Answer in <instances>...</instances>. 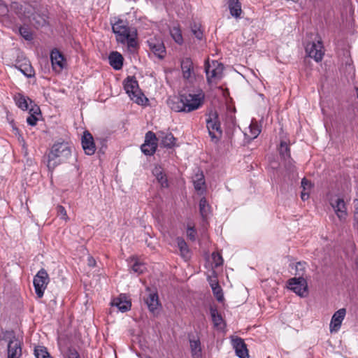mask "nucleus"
I'll list each match as a JSON object with an SVG mask.
<instances>
[{
	"mask_svg": "<svg viewBox=\"0 0 358 358\" xmlns=\"http://www.w3.org/2000/svg\"><path fill=\"white\" fill-rule=\"evenodd\" d=\"M233 347L239 358H249L248 350L244 340L241 338L232 339Z\"/></svg>",
	"mask_w": 358,
	"mask_h": 358,
	"instance_id": "2eb2a0df",
	"label": "nucleus"
},
{
	"mask_svg": "<svg viewBox=\"0 0 358 358\" xmlns=\"http://www.w3.org/2000/svg\"><path fill=\"white\" fill-rule=\"evenodd\" d=\"M206 127L211 140L215 142L218 141L222 137V131L216 112H212L209 114V117L206 120Z\"/></svg>",
	"mask_w": 358,
	"mask_h": 358,
	"instance_id": "39448f33",
	"label": "nucleus"
},
{
	"mask_svg": "<svg viewBox=\"0 0 358 358\" xmlns=\"http://www.w3.org/2000/svg\"><path fill=\"white\" fill-rule=\"evenodd\" d=\"M13 130H15L16 132H18V129H17V128H16L15 127L13 126Z\"/></svg>",
	"mask_w": 358,
	"mask_h": 358,
	"instance_id": "4d7b16f0",
	"label": "nucleus"
},
{
	"mask_svg": "<svg viewBox=\"0 0 358 358\" xmlns=\"http://www.w3.org/2000/svg\"><path fill=\"white\" fill-rule=\"evenodd\" d=\"M330 204L341 221L345 220L348 213L344 200L341 198H331Z\"/></svg>",
	"mask_w": 358,
	"mask_h": 358,
	"instance_id": "f8f14e48",
	"label": "nucleus"
},
{
	"mask_svg": "<svg viewBox=\"0 0 358 358\" xmlns=\"http://www.w3.org/2000/svg\"><path fill=\"white\" fill-rule=\"evenodd\" d=\"M34 354L36 358H52L48 352L47 349L43 346H38L35 348Z\"/></svg>",
	"mask_w": 358,
	"mask_h": 358,
	"instance_id": "e433bc0d",
	"label": "nucleus"
},
{
	"mask_svg": "<svg viewBox=\"0 0 358 358\" xmlns=\"http://www.w3.org/2000/svg\"><path fill=\"white\" fill-rule=\"evenodd\" d=\"M288 287L301 297H304L308 294L307 281L302 277L289 279Z\"/></svg>",
	"mask_w": 358,
	"mask_h": 358,
	"instance_id": "1a4fd4ad",
	"label": "nucleus"
},
{
	"mask_svg": "<svg viewBox=\"0 0 358 358\" xmlns=\"http://www.w3.org/2000/svg\"><path fill=\"white\" fill-rule=\"evenodd\" d=\"M306 52L311 58L317 62L322 61L324 50L321 39H318L317 42L308 43L306 45Z\"/></svg>",
	"mask_w": 358,
	"mask_h": 358,
	"instance_id": "6e6552de",
	"label": "nucleus"
},
{
	"mask_svg": "<svg viewBox=\"0 0 358 358\" xmlns=\"http://www.w3.org/2000/svg\"><path fill=\"white\" fill-rule=\"evenodd\" d=\"M156 135L152 131H148L145 134V142L141 145V151L146 155H152L157 149Z\"/></svg>",
	"mask_w": 358,
	"mask_h": 358,
	"instance_id": "9d476101",
	"label": "nucleus"
},
{
	"mask_svg": "<svg viewBox=\"0 0 358 358\" xmlns=\"http://www.w3.org/2000/svg\"><path fill=\"white\" fill-rule=\"evenodd\" d=\"M181 70L182 73V78L192 83L195 80V72L194 69V65L192 59L189 57H186L181 61Z\"/></svg>",
	"mask_w": 358,
	"mask_h": 358,
	"instance_id": "9b49d317",
	"label": "nucleus"
},
{
	"mask_svg": "<svg viewBox=\"0 0 358 358\" xmlns=\"http://www.w3.org/2000/svg\"><path fill=\"white\" fill-rule=\"evenodd\" d=\"M22 355V348L20 342L17 340H11L8 344V357L7 358H20Z\"/></svg>",
	"mask_w": 358,
	"mask_h": 358,
	"instance_id": "f3484780",
	"label": "nucleus"
},
{
	"mask_svg": "<svg viewBox=\"0 0 358 358\" xmlns=\"http://www.w3.org/2000/svg\"><path fill=\"white\" fill-rule=\"evenodd\" d=\"M39 110V108H36V109L31 108L30 110V111L33 112V113L30 114L29 117L27 118V122L28 123V124L31 126H34L36 124L38 118L36 117L35 114H37L38 111Z\"/></svg>",
	"mask_w": 358,
	"mask_h": 358,
	"instance_id": "58836bf2",
	"label": "nucleus"
},
{
	"mask_svg": "<svg viewBox=\"0 0 358 358\" xmlns=\"http://www.w3.org/2000/svg\"><path fill=\"white\" fill-rule=\"evenodd\" d=\"M170 34L173 38V39L178 43L182 44L183 42V38L182 36V33L179 27H173L170 29Z\"/></svg>",
	"mask_w": 358,
	"mask_h": 358,
	"instance_id": "72a5a7b5",
	"label": "nucleus"
},
{
	"mask_svg": "<svg viewBox=\"0 0 358 358\" xmlns=\"http://www.w3.org/2000/svg\"><path fill=\"white\" fill-rule=\"evenodd\" d=\"M145 268V266L143 264L138 262H135L131 267L132 271L138 274L142 273Z\"/></svg>",
	"mask_w": 358,
	"mask_h": 358,
	"instance_id": "de8ad7c7",
	"label": "nucleus"
},
{
	"mask_svg": "<svg viewBox=\"0 0 358 358\" xmlns=\"http://www.w3.org/2000/svg\"><path fill=\"white\" fill-rule=\"evenodd\" d=\"M212 290L218 301H222L224 299L222 289L220 286H215Z\"/></svg>",
	"mask_w": 358,
	"mask_h": 358,
	"instance_id": "79ce46f5",
	"label": "nucleus"
},
{
	"mask_svg": "<svg viewBox=\"0 0 358 358\" xmlns=\"http://www.w3.org/2000/svg\"><path fill=\"white\" fill-rule=\"evenodd\" d=\"M279 152L281 157L285 162V167L290 171H293L294 166L292 164V159L290 158V150L289 145L285 142L282 141L279 148Z\"/></svg>",
	"mask_w": 358,
	"mask_h": 358,
	"instance_id": "4468645a",
	"label": "nucleus"
},
{
	"mask_svg": "<svg viewBox=\"0 0 358 358\" xmlns=\"http://www.w3.org/2000/svg\"><path fill=\"white\" fill-rule=\"evenodd\" d=\"M146 358H152V357H146Z\"/></svg>",
	"mask_w": 358,
	"mask_h": 358,
	"instance_id": "bf43d9fd",
	"label": "nucleus"
},
{
	"mask_svg": "<svg viewBox=\"0 0 358 358\" xmlns=\"http://www.w3.org/2000/svg\"><path fill=\"white\" fill-rule=\"evenodd\" d=\"M50 279L47 271L41 268L34 278L35 292L38 298H42L44 291L47 288Z\"/></svg>",
	"mask_w": 358,
	"mask_h": 358,
	"instance_id": "0eeeda50",
	"label": "nucleus"
},
{
	"mask_svg": "<svg viewBox=\"0 0 358 358\" xmlns=\"http://www.w3.org/2000/svg\"><path fill=\"white\" fill-rule=\"evenodd\" d=\"M355 203V211H354V221L356 224H358V199L354 201Z\"/></svg>",
	"mask_w": 358,
	"mask_h": 358,
	"instance_id": "603ef678",
	"label": "nucleus"
},
{
	"mask_svg": "<svg viewBox=\"0 0 358 358\" xmlns=\"http://www.w3.org/2000/svg\"><path fill=\"white\" fill-rule=\"evenodd\" d=\"M153 175L155 176L158 182L162 187H168L169 183L166 175L163 172V169L160 166H156L152 171Z\"/></svg>",
	"mask_w": 358,
	"mask_h": 358,
	"instance_id": "5701e85b",
	"label": "nucleus"
},
{
	"mask_svg": "<svg viewBox=\"0 0 358 358\" xmlns=\"http://www.w3.org/2000/svg\"><path fill=\"white\" fill-rule=\"evenodd\" d=\"M213 263L215 264V267L221 266L223 263V259L220 254L213 252L212 254Z\"/></svg>",
	"mask_w": 358,
	"mask_h": 358,
	"instance_id": "37998d69",
	"label": "nucleus"
},
{
	"mask_svg": "<svg viewBox=\"0 0 358 358\" xmlns=\"http://www.w3.org/2000/svg\"><path fill=\"white\" fill-rule=\"evenodd\" d=\"M301 262H298L297 265H296V268L298 267V266H301Z\"/></svg>",
	"mask_w": 358,
	"mask_h": 358,
	"instance_id": "13d9d810",
	"label": "nucleus"
},
{
	"mask_svg": "<svg viewBox=\"0 0 358 358\" xmlns=\"http://www.w3.org/2000/svg\"><path fill=\"white\" fill-rule=\"evenodd\" d=\"M82 145L85 154L90 155V132L87 130L83 132Z\"/></svg>",
	"mask_w": 358,
	"mask_h": 358,
	"instance_id": "f704fd0d",
	"label": "nucleus"
},
{
	"mask_svg": "<svg viewBox=\"0 0 358 358\" xmlns=\"http://www.w3.org/2000/svg\"><path fill=\"white\" fill-rule=\"evenodd\" d=\"M77 358V357H76Z\"/></svg>",
	"mask_w": 358,
	"mask_h": 358,
	"instance_id": "052dcab7",
	"label": "nucleus"
},
{
	"mask_svg": "<svg viewBox=\"0 0 358 358\" xmlns=\"http://www.w3.org/2000/svg\"><path fill=\"white\" fill-rule=\"evenodd\" d=\"M158 138L161 139V144L168 148H173L176 141V138L171 133L159 132Z\"/></svg>",
	"mask_w": 358,
	"mask_h": 358,
	"instance_id": "4be33fe9",
	"label": "nucleus"
},
{
	"mask_svg": "<svg viewBox=\"0 0 358 358\" xmlns=\"http://www.w3.org/2000/svg\"><path fill=\"white\" fill-rule=\"evenodd\" d=\"M90 264H91V267L92 266H96V261L94 259H93L92 258H91Z\"/></svg>",
	"mask_w": 358,
	"mask_h": 358,
	"instance_id": "6e6d98bb",
	"label": "nucleus"
},
{
	"mask_svg": "<svg viewBox=\"0 0 358 358\" xmlns=\"http://www.w3.org/2000/svg\"><path fill=\"white\" fill-rule=\"evenodd\" d=\"M301 187L303 191L301 194V198L303 201H306L309 198V191L312 187L311 182L306 178H303L301 180Z\"/></svg>",
	"mask_w": 358,
	"mask_h": 358,
	"instance_id": "2f4dec72",
	"label": "nucleus"
},
{
	"mask_svg": "<svg viewBox=\"0 0 358 358\" xmlns=\"http://www.w3.org/2000/svg\"><path fill=\"white\" fill-rule=\"evenodd\" d=\"M124 88L130 99L138 105H144L148 101L140 90L138 81L134 77L127 78L124 81Z\"/></svg>",
	"mask_w": 358,
	"mask_h": 358,
	"instance_id": "f03ea898",
	"label": "nucleus"
},
{
	"mask_svg": "<svg viewBox=\"0 0 358 358\" xmlns=\"http://www.w3.org/2000/svg\"><path fill=\"white\" fill-rule=\"evenodd\" d=\"M94 280L95 281V285H99L101 280H106L103 273H98L96 275H94Z\"/></svg>",
	"mask_w": 358,
	"mask_h": 358,
	"instance_id": "3c124183",
	"label": "nucleus"
},
{
	"mask_svg": "<svg viewBox=\"0 0 358 358\" xmlns=\"http://www.w3.org/2000/svg\"><path fill=\"white\" fill-rule=\"evenodd\" d=\"M176 243L180 252V255L185 259L189 258V250L188 246L182 238L178 237L176 238Z\"/></svg>",
	"mask_w": 358,
	"mask_h": 358,
	"instance_id": "cd10ccee",
	"label": "nucleus"
},
{
	"mask_svg": "<svg viewBox=\"0 0 358 358\" xmlns=\"http://www.w3.org/2000/svg\"><path fill=\"white\" fill-rule=\"evenodd\" d=\"M10 9L21 18L30 17L31 7L28 4L23 6L17 2H13L10 5Z\"/></svg>",
	"mask_w": 358,
	"mask_h": 358,
	"instance_id": "dca6fc26",
	"label": "nucleus"
},
{
	"mask_svg": "<svg viewBox=\"0 0 358 358\" xmlns=\"http://www.w3.org/2000/svg\"><path fill=\"white\" fill-rule=\"evenodd\" d=\"M210 207L206 198H201L199 201V212L203 219H206L208 217L210 213Z\"/></svg>",
	"mask_w": 358,
	"mask_h": 358,
	"instance_id": "473e14b6",
	"label": "nucleus"
},
{
	"mask_svg": "<svg viewBox=\"0 0 358 358\" xmlns=\"http://www.w3.org/2000/svg\"><path fill=\"white\" fill-rule=\"evenodd\" d=\"M128 48L134 49L137 47V42L136 41L135 36L133 34H129L128 38L126 41Z\"/></svg>",
	"mask_w": 358,
	"mask_h": 358,
	"instance_id": "c03bdc74",
	"label": "nucleus"
},
{
	"mask_svg": "<svg viewBox=\"0 0 358 358\" xmlns=\"http://www.w3.org/2000/svg\"><path fill=\"white\" fill-rule=\"evenodd\" d=\"M224 66L217 61L213 60L211 63L207 60L205 62V72L207 82L209 84H217L223 76Z\"/></svg>",
	"mask_w": 358,
	"mask_h": 358,
	"instance_id": "7ed1b4c3",
	"label": "nucleus"
},
{
	"mask_svg": "<svg viewBox=\"0 0 358 358\" xmlns=\"http://www.w3.org/2000/svg\"><path fill=\"white\" fill-rule=\"evenodd\" d=\"M30 22L36 28L42 27L47 24V16L45 14H41L39 13H32L30 12Z\"/></svg>",
	"mask_w": 358,
	"mask_h": 358,
	"instance_id": "6ab92c4d",
	"label": "nucleus"
},
{
	"mask_svg": "<svg viewBox=\"0 0 358 358\" xmlns=\"http://www.w3.org/2000/svg\"><path fill=\"white\" fill-rule=\"evenodd\" d=\"M19 32L20 35L27 41H31L33 38L32 33L30 31L29 28L27 27H21L19 29Z\"/></svg>",
	"mask_w": 358,
	"mask_h": 358,
	"instance_id": "a19ab883",
	"label": "nucleus"
},
{
	"mask_svg": "<svg viewBox=\"0 0 358 358\" xmlns=\"http://www.w3.org/2000/svg\"><path fill=\"white\" fill-rule=\"evenodd\" d=\"M227 6L232 17L236 19L241 17L243 10L239 0H227Z\"/></svg>",
	"mask_w": 358,
	"mask_h": 358,
	"instance_id": "aec40b11",
	"label": "nucleus"
},
{
	"mask_svg": "<svg viewBox=\"0 0 358 358\" xmlns=\"http://www.w3.org/2000/svg\"><path fill=\"white\" fill-rule=\"evenodd\" d=\"M14 100L15 101L16 105L23 110H26L28 109V101H30V102H31L29 98L26 97L20 93L15 95Z\"/></svg>",
	"mask_w": 358,
	"mask_h": 358,
	"instance_id": "c85d7f7f",
	"label": "nucleus"
},
{
	"mask_svg": "<svg viewBox=\"0 0 358 358\" xmlns=\"http://www.w3.org/2000/svg\"><path fill=\"white\" fill-rule=\"evenodd\" d=\"M203 99L204 94L202 92L181 94V100L185 106V113H189L199 108L203 103Z\"/></svg>",
	"mask_w": 358,
	"mask_h": 358,
	"instance_id": "20e7f679",
	"label": "nucleus"
},
{
	"mask_svg": "<svg viewBox=\"0 0 358 358\" xmlns=\"http://www.w3.org/2000/svg\"><path fill=\"white\" fill-rule=\"evenodd\" d=\"M210 287L211 288L213 289V287H214L215 286H220L217 281L214 279V280H210Z\"/></svg>",
	"mask_w": 358,
	"mask_h": 358,
	"instance_id": "5fc2aeb1",
	"label": "nucleus"
},
{
	"mask_svg": "<svg viewBox=\"0 0 358 358\" xmlns=\"http://www.w3.org/2000/svg\"><path fill=\"white\" fill-rule=\"evenodd\" d=\"M110 66L115 70H120L122 68L123 57L118 52H112L108 57Z\"/></svg>",
	"mask_w": 358,
	"mask_h": 358,
	"instance_id": "412c9836",
	"label": "nucleus"
},
{
	"mask_svg": "<svg viewBox=\"0 0 358 358\" xmlns=\"http://www.w3.org/2000/svg\"><path fill=\"white\" fill-rule=\"evenodd\" d=\"M50 59L52 68L56 71H60L64 68V57L57 50H54L51 52Z\"/></svg>",
	"mask_w": 358,
	"mask_h": 358,
	"instance_id": "a211bd4d",
	"label": "nucleus"
},
{
	"mask_svg": "<svg viewBox=\"0 0 358 358\" xmlns=\"http://www.w3.org/2000/svg\"><path fill=\"white\" fill-rule=\"evenodd\" d=\"M345 314L346 310L345 308H341L334 313L329 325L331 332H337L340 329Z\"/></svg>",
	"mask_w": 358,
	"mask_h": 358,
	"instance_id": "ddd939ff",
	"label": "nucleus"
},
{
	"mask_svg": "<svg viewBox=\"0 0 358 358\" xmlns=\"http://www.w3.org/2000/svg\"><path fill=\"white\" fill-rule=\"evenodd\" d=\"M192 31L193 32V34L194 35V36L196 38H198L199 40L202 39V38H203V32H202V31L199 28H197L195 26L194 28L192 29Z\"/></svg>",
	"mask_w": 358,
	"mask_h": 358,
	"instance_id": "8fccbe9b",
	"label": "nucleus"
},
{
	"mask_svg": "<svg viewBox=\"0 0 358 358\" xmlns=\"http://www.w3.org/2000/svg\"><path fill=\"white\" fill-rule=\"evenodd\" d=\"M210 315L214 324L217 327L220 326L222 322V316L218 313L217 310L216 309L211 308Z\"/></svg>",
	"mask_w": 358,
	"mask_h": 358,
	"instance_id": "ea45409f",
	"label": "nucleus"
},
{
	"mask_svg": "<svg viewBox=\"0 0 358 358\" xmlns=\"http://www.w3.org/2000/svg\"><path fill=\"white\" fill-rule=\"evenodd\" d=\"M149 46L151 50L157 55L159 58L162 59L164 57L165 47L162 43L160 42H152L149 41Z\"/></svg>",
	"mask_w": 358,
	"mask_h": 358,
	"instance_id": "a878e982",
	"label": "nucleus"
},
{
	"mask_svg": "<svg viewBox=\"0 0 358 358\" xmlns=\"http://www.w3.org/2000/svg\"><path fill=\"white\" fill-rule=\"evenodd\" d=\"M20 71L27 77L30 78L34 74V70L30 64H24L19 67Z\"/></svg>",
	"mask_w": 358,
	"mask_h": 358,
	"instance_id": "4c0bfd02",
	"label": "nucleus"
},
{
	"mask_svg": "<svg viewBox=\"0 0 358 358\" xmlns=\"http://www.w3.org/2000/svg\"><path fill=\"white\" fill-rule=\"evenodd\" d=\"M190 349L193 358H199L201 355V342L199 338L189 339Z\"/></svg>",
	"mask_w": 358,
	"mask_h": 358,
	"instance_id": "bb28decb",
	"label": "nucleus"
},
{
	"mask_svg": "<svg viewBox=\"0 0 358 358\" xmlns=\"http://www.w3.org/2000/svg\"><path fill=\"white\" fill-rule=\"evenodd\" d=\"M111 24L112 30L116 36L117 41L125 44L129 35L131 34V29L128 22L122 19H117L114 22H111Z\"/></svg>",
	"mask_w": 358,
	"mask_h": 358,
	"instance_id": "423d86ee",
	"label": "nucleus"
},
{
	"mask_svg": "<svg viewBox=\"0 0 358 358\" xmlns=\"http://www.w3.org/2000/svg\"><path fill=\"white\" fill-rule=\"evenodd\" d=\"M145 303L150 312L152 313H155L159 306L158 296L156 293H151L149 294L148 298L145 299Z\"/></svg>",
	"mask_w": 358,
	"mask_h": 358,
	"instance_id": "393cba45",
	"label": "nucleus"
},
{
	"mask_svg": "<svg viewBox=\"0 0 358 358\" xmlns=\"http://www.w3.org/2000/svg\"><path fill=\"white\" fill-rule=\"evenodd\" d=\"M168 104L171 110L176 112H185V106L181 100V94L179 99L175 101L174 99H169Z\"/></svg>",
	"mask_w": 358,
	"mask_h": 358,
	"instance_id": "c756f323",
	"label": "nucleus"
},
{
	"mask_svg": "<svg viewBox=\"0 0 358 358\" xmlns=\"http://www.w3.org/2000/svg\"><path fill=\"white\" fill-rule=\"evenodd\" d=\"M250 131L251 133V138H255L259 134L261 130L256 124H251L250 125Z\"/></svg>",
	"mask_w": 358,
	"mask_h": 358,
	"instance_id": "49530a36",
	"label": "nucleus"
},
{
	"mask_svg": "<svg viewBox=\"0 0 358 358\" xmlns=\"http://www.w3.org/2000/svg\"><path fill=\"white\" fill-rule=\"evenodd\" d=\"M194 186L196 190H201L205 184L204 176L202 173L195 175L194 180Z\"/></svg>",
	"mask_w": 358,
	"mask_h": 358,
	"instance_id": "c9c22d12",
	"label": "nucleus"
},
{
	"mask_svg": "<svg viewBox=\"0 0 358 358\" xmlns=\"http://www.w3.org/2000/svg\"><path fill=\"white\" fill-rule=\"evenodd\" d=\"M187 236L190 240H195L196 231L194 227H188L187 229Z\"/></svg>",
	"mask_w": 358,
	"mask_h": 358,
	"instance_id": "09e8293b",
	"label": "nucleus"
},
{
	"mask_svg": "<svg viewBox=\"0 0 358 358\" xmlns=\"http://www.w3.org/2000/svg\"><path fill=\"white\" fill-rule=\"evenodd\" d=\"M71 155V148L67 143H55L48 155L47 166L54 169L58 164L64 162Z\"/></svg>",
	"mask_w": 358,
	"mask_h": 358,
	"instance_id": "f257e3e1",
	"label": "nucleus"
},
{
	"mask_svg": "<svg viewBox=\"0 0 358 358\" xmlns=\"http://www.w3.org/2000/svg\"><path fill=\"white\" fill-rule=\"evenodd\" d=\"M8 12V9L6 5L2 1H0V15H4L7 14Z\"/></svg>",
	"mask_w": 358,
	"mask_h": 358,
	"instance_id": "864d4df0",
	"label": "nucleus"
},
{
	"mask_svg": "<svg viewBox=\"0 0 358 358\" xmlns=\"http://www.w3.org/2000/svg\"><path fill=\"white\" fill-rule=\"evenodd\" d=\"M57 216L60 219L64 220L65 221H66L68 220V217H67V215H66V211L65 208L62 206H57Z\"/></svg>",
	"mask_w": 358,
	"mask_h": 358,
	"instance_id": "a18cd8bd",
	"label": "nucleus"
},
{
	"mask_svg": "<svg viewBox=\"0 0 358 358\" xmlns=\"http://www.w3.org/2000/svg\"><path fill=\"white\" fill-rule=\"evenodd\" d=\"M106 148V140L102 138H93L91 135V155L94 154L96 149H99V152L103 153L104 149Z\"/></svg>",
	"mask_w": 358,
	"mask_h": 358,
	"instance_id": "b1692460",
	"label": "nucleus"
},
{
	"mask_svg": "<svg viewBox=\"0 0 358 358\" xmlns=\"http://www.w3.org/2000/svg\"><path fill=\"white\" fill-rule=\"evenodd\" d=\"M112 304L118 308L122 312H126L129 310L131 308V302L127 300H122V298H117L114 299Z\"/></svg>",
	"mask_w": 358,
	"mask_h": 358,
	"instance_id": "7c9ffc66",
	"label": "nucleus"
}]
</instances>
